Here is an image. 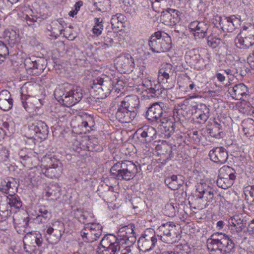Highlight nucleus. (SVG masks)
Masks as SVG:
<instances>
[{"label": "nucleus", "mask_w": 254, "mask_h": 254, "mask_svg": "<svg viewBox=\"0 0 254 254\" xmlns=\"http://www.w3.org/2000/svg\"><path fill=\"white\" fill-rule=\"evenodd\" d=\"M45 196L49 200H56L60 197V188L57 184H50L45 190Z\"/></svg>", "instance_id": "nucleus-33"}, {"label": "nucleus", "mask_w": 254, "mask_h": 254, "mask_svg": "<svg viewBox=\"0 0 254 254\" xmlns=\"http://www.w3.org/2000/svg\"><path fill=\"white\" fill-rule=\"evenodd\" d=\"M64 232V224L58 220L54 221L47 226L45 237L49 243L54 244L61 239Z\"/></svg>", "instance_id": "nucleus-7"}, {"label": "nucleus", "mask_w": 254, "mask_h": 254, "mask_svg": "<svg viewBox=\"0 0 254 254\" xmlns=\"http://www.w3.org/2000/svg\"><path fill=\"white\" fill-rule=\"evenodd\" d=\"M209 239L219 244L220 246H222L223 245H226L228 248L229 247V249H235L234 243L230 237L225 234L222 233H214Z\"/></svg>", "instance_id": "nucleus-26"}, {"label": "nucleus", "mask_w": 254, "mask_h": 254, "mask_svg": "<svg viewBox=\"0 0 254 254\" xmlns=\"http://www.w3.org/2000/svg\"><path fill=\"white\" fill-rule=\"evenodd\" d=\"M240 18L235 15L227 17H221L219 21V24L221 28L224 31L232 32L240 25Z\"/></svg>", "instance_id": "nucleus-17"}, {"label": "nucleus", "mask_w": 254, "mask_h": 254, "mask_svg": "<svg viewBox=\"0 0 254 254\" xmlns=\"http://www.w3.org/2000/svg\"><path fill=\"white\" fill-rule=\"evenodd\" d=\"M83 95V91L80 87L71 85H67L64 88H57L54 92L55 98L66 107H71L79 102Z\"/></svg>", "instance_id": "nucleus-2"}, {"label": "nucleus", "mask_w": 254, "mask_h": 254, "mask_svg": "<svg viewBox=\"0 0 254 254\" xmlns=\"http://www.w3.org/2000/svg\"><path fill=\"white\" fill-rule=\"evenodd\" d=\"M158 230L163 234V235H160V239L163 242L167 244H173L176 242V225L173 222H169L161 224Z\"/></svg>", "instance_id": "nucleus-12"}, {"label": "nucleus", "mask_w": 254, "mask_h": 254, "mask_svg": "<svg viewBox=\"0 0 254 254\" xmlns=\"http://www.w3.org/2000/svg\"><path fill=\"white\" fill-rule=\"evenodd\" d=\"M126 237L124 238H120V240H123L124 244L128 246H132L136 240L135 236V233L133 230V227L131 225H128L127 230Z\"/></svg>", "instance_id": "nucleus-40"}, {"label": "nucleus", "mask_w": 254, "mask_h": 254, "mask_svg": "<svg viewBox=\"0 0 254 254\" xmlns=\"http://www.w3.org/2000/svg\"><path fill=\"white\" fill-rule=\"evenodd\" d=\"M114 88L113 82L111 78L106 75L98 76L93 80L91 91L97 92L101 98L109 96Z\"/></svg>", "instance_id": "nucleus-4"}, {"label": "nucleus", "mask_w": 254, "mask_h": 254, "mask_svg": "<svg viewBox=\"0 0 254 254\" xmlns=\"http://www.w3.org/2000/svg\"><path fill=\"white\" fill-rule=\"evenodd\" d=\"M42 166L45 169L43 172L44 175L46 174H60L62 173L63 166L60 160L56 157L54 154H46L41 159Z\"/></svg>", "instance_id": "nucleus-6"}, {"label": "nucleus", "mask_w": 254, "mask_h": 254, "mask_svg": "<svg viewBox=\"0 0 254 254\" xmlns=\"http://www.w3.org/2000/svg\"><path fill=\"white\" fill-rule=\"evenodd\" d=\"M23 18L25 22V25H27L32 28L39 26L42 21L40 17H38L34 15H31L30 17L28 15H26L23 17Z\"/></svg>", "instance_id": "nucleus-49"}, {"label": "nucleus", "mask_w": 254, "mask_h": 254, "mask_svg": "<svg viewBox=\"0 0 254 254\" xmlns=\"http://www.w3.org/2000/svg\"><path fill=\"white\" fill-rule=\"evenodd\" d=\"M157 242V238L155 235L151 236L145 235L144 236L140 237L138 243L139 247L141 248L142 250L145 252L152 250Z\"/></svg>", "instance_id": "nucleus-23"}, {"label": "nucleus", "mask_w": 254, "mask_h": 254, "mask_svg": "<svg viewBox=\"0 0 254 254\" xmlns=\"http://www.w3.org/2000/svg\"><path fill=\"white\" fill-rule=\"evenodd\" d=\"M91 251H92V248L90 245L79 244V249L75 254H90Z\"/></svg>", "instance_id": "nucleus-56"}, {"label": "nucleus", "mask_w": 254, "mask_h": 254, "mask_svg": "<svg viewBox=\"0 0 254 254\" xmlns=\"http://www.w3.org/2000/svg\"><path fill=\"white\" fill-rule=\"evenodd\" d=\"M157 34L158 31L152 34L148 41L149 50L154 53H160V38L158 36Z\"/></svg>", "instance_id": "nucleus-36"}, {"label": "nucleus", "mask_w": 254, "mask_h": 254, "mask_svg": "<svg viewBox=\"0 0 254 254\" xmlns=\"http://www.w3.org/2000/svg\"><path fill=\"white\" fill-rule=\"evenodd\" d=\"M200 57V55L198 50L192 49L186 52L185 59L187 60V62L193 65Z\"/></svg>", "instance_id": "nucleus-46"}, {"label": "nucleus", "mask_w": 254, "mask_h": 254, "mask_svg": "<svg viewBox=\"0 0 254 254\" xmlns=\"http://www.w3.org/2000/svg\"><path fill=\"white\" fill-rule=\"evenodd\" d=\"M165 87V85L162 84L158 79V81L153 80L152 87L149 91H147V94L151 97L158 98L163 95L164 97L166 96V90L170 89Z\"/></svg>", "instance_id": "nucleus-24"}, {"label": "nucleus", "mask_w": 254, "mask_h": 254, "mask_svg": "<svg viewBox=\"0 0 254 254\" xmlns=\"http://www.w3.org/2000/svg\"><path fill=\"white\" fill-rule=\"evenodd\" d=\"M236 176H218L217 185L219 188L226 189L230 187L233 184Z\"/></svg>", "instance_id": "nucleus-35"}, {"label": "nucleus", "mask_w": 254, "mask_h": 254, "mask_svg": "<svg viewBox=\"0 0 254 254\" xmlns=\"http://www.w3.org/2000/svg\"><path fill=\"white\" fill-rule=\"evenodd\" d=\"M209 25L203 21H200L193 36L197 38H203L207 36Z\"/></svg>", "instance_id": "nucleus-41"}, {"label": "nucleus", "mask_w": 254, "mask_h": 254, "mask_svg": "<svg viewBox=\"0 0 254 254\" xmlns=\"http://www.w3.org/2000/svg\"><path fill=\"white\" fill-rule=\"evenodd\" d=\"M136 115L134 111H130L121 104L116 114L117 119L122 123L131 122Z\"/></svg>", "instance_id": "nucleus-19"}, {"label": "nucleus", "mask_w": 254, "mask_h": 254, "mask_svg": "<svg viewBox=\"0 0 254 254\" xmlns=\"http://www.w3.org/2000/svg\"><path fill=\"white\" fill-rule=\"evenodd\" d=\"M166 106L162 103H155L149 107L145 114V117L150 121H157L166 117L167 113L165 111Z\"/></svg>", "instance_id": "nucleus-14"}, {"label": "nucleus", "mask_w": 254, "mask_h": 254, "mask_svg": "<svg viewBox=\"0 0 254 254\" xmlns=\"http://www.w3.org/2000/svg\"><path fill=\"white\" fill-rule=\"evenodd\" d=\"M115 64L117 69L123 73L132 71L134 67L133 59L129 54H125L118 57Z\"/></svg>", "instance_id": "nucleus-13"}, {"label": "nucleus", "mask_w": 254, "mask_h": 254, "mask_svg": "<svg viewBox=\"0 0 254 254\" xmlns=\"http://www.w3.org/2000/svg\"><path fill=\"white\" fill-rule=\"evenodd\" d=\"M173 65L170 64H164L161 65L158 73V79L162 84H165V88H172L174 86L172 77L174 70Z\"/></svg>", "instance_id": "nucleus-10"}, {"label": "nucleus", "mask_w": 254, "mask_h": 254, "mask_svg": "<svg viewBox=\"0 0 254 254\" xmlns=\"http://www.w3.org/2000/svg\"><path fill=\"white\" fill-rule=\"evenodd\" d=\"M207 132L210 136L216 138H222L225 133L220 124L215 123L211 128H208L206 129Z\"/></svg>", "instance_id": "nucleus-39"}, {"label": "nucleus", "mask_w": 254, "mask_h": 254, "mask_svg": "<svg viewBox=\"0 0 254 254\" xmlns=\"http://www.w3.org/2000/svg\"><path fill=\"white\" fill-rule=\"evenodd\" d=\"M5 192L8 195L11 193H15L17 191V185L14 179L11 178V180L9 179L7 180V181H5Z\"/></svg>", "instance_id": "nucleus-51"}, {"label": "nucleus", "mask_w": 254, "mask_h": 254, "mask_svg": "<svg viewBox=\"0 0 254 254\" xmlns=\"http://www.w3.org/2000/svg\"><path fill=\"white\" fill-rule=\"evenodd\" d=\"M159 129L166 138H169L174 132L175 124L170 119L164 117L160 119Z\"/></svg>", "instance_id": "nucleus-20"}, {"label": "nucleus", "mask_w": 254, "mask_h": 254, "mask_svg": "<svg viewBox=\"0 0 254 254\" xmlns=\"http://www.w3.org/2000/svg\"><path fill=\"white\" fill-rule=\"evenodd\" d=\"M209 156L213 162L218 164H223L228 159V151L223 147H217L210 150Z\"/></svg>", "instance_id": "nucleus-18"}, {"label": "nucleus", "mask_w": 254, "mask_h": 254, "mask_svg": "<svg viewBox=\"0 0 254 254\" xmlns=\"http://www.w3.org/2000/svg\"><path fill=\"white\" fill-rule=\"evenodd\" d=\"M9 54V50L6 45L2 41H0V59H5Z\"/></svg>", "instance_id": "nucleus-57"}, {"label": "nucleus", "mask_w": 254, "mask_h": 254, "mask_svg": "<svg viewBox=\"0 0 254 254\" xmlns=\"http://www.w3.org/2000/svg\"><path fill=\"white\" fill-rule=\"evenodd\" d=\"M135 133L137 138L143 143H150L156 138V131L151 126H146L139 128Z\"/></svg>", "instance_id": "nucleus-16"}, {"label": "nucleus", "mask_w": 254, "mask_h": 254, "mask_svg": "<svg viewBox=\"0 0 254 254\" xmlns=\"http://www.w3.org/2000/svg\"><path fill=\"white\" fill-rule=\"evenodd\" d=\"M124 244L123 240L115 235H106L100 242V245L103 248L102 254H117L121 249V246Z\"/></svg>", "instance_id": "nucleus-5"}, {"label": "nucleus", "mask_w": 254, "mask_h": 254, "mask_svg": "<svg viewBox=\"0 0 254 254\" xmlns=\"http://www.w3.org/2000/svg\"><path fill=\"white\" fill-rule=\"evenodd\" d=\"M32 101L33 102V109H38L44 104V101L41 99H38L35 97H33Z\"/></svg>", "instance_id": "nucleus-63"}, {"label": "nucleus", "mask_w": 254, "mask_h": 254, "mask_svg": "<svg viewBox=\"0 0 254 254\" xmlns=\"http://www.w3.org/2000/svg\"><path fill=\"white\" fill-rule=\"evenodd\" d=\"M243 131L247 136H254V120L248 118L242 122Z\"/></svg>", "instance_id": "nucleus-38"}, {"label": "nucleus", "mask_w": 254, "mask_h": 254, "mask_svg": "<svg viewBox=\"0 0 254 254\" xmlns=\"http://www.w3.org/2000/svg\"><path fill=\"white\" fill-rule=\"evenodd\" d=\"M132 0H124L123 4L122 5V9L127 13H131L132 12Z\"/></svg>", "instance_id": "nucleus-60"}, {"label": "nucleus", "mask_w": 254, "mask_h": 254, "mask_svg": "<svg viewBox=\"0 0 254 254\" xmlns=\"http://www.w3.org/2000/svg\"><path fill=\"white\" fill-rule=\"evenodd\" d=\"M111 175H125L123 170V162H117L110 169Z\"/></svg>", "instance_id": "nucleus-55"}, {"label": "nucleus", "mask_w": 254, "mask_h": 254, "mask_svg": "<svg viewBox=\"0 0 254 254\" xmlns=\"http://www.w3.org/2000/svg\"><path fill=\"white\" fill-rule=\"evenodd\" d=\"M228 225L231 227V231L239 233L242 232L245 228L246 223L244 219H241L239 215H236L229 219Z\"/></svg>", "instance_id": "nucleus-27"}, {"label": "nucleus", "mask_w": 254, "mask_h": 254, "mask_svg": "<svg viewBox=\"0 0 254 254\" xmlns=\"http://www.w3.org/2000/svg\"><path fill=\"white\" fill-rule=\"evenodd\" d=\"M76 216L80 223L85 224L91 223V221L93 218V213L87 211L78 210Z\"/></svg>", "instance_id": "nucleus-44"}, {"label": "nucleus", "mask_w": 254, "mask_h": 254, "mask_svg": "<svg viewBox=\"0 0 254 254\" xmlns=\"http://www.w3.org/2000/svg\"><path fill=\"white\" fill-rule=\"evenodd\" d=\"M235 170L228 166H224L219 170V175H234Z\"/></svg>", "instance_id": "nucleus-61"}, {"label": "nucleus", "mask_w": 254, "mask_h": 254, "mask_svg": "<svg viewBox=\"0 0 254 254\" xmlns=\"http://www.w3.org/2000/svg\"><path fill=\"white\" fill-rule=\"evenodd\" d=\"M38 212L36 220L38 223H45L49 221L52 217L51 212L49 210L47 206L45 205L39 206Z\"/></svg>", "instance_id": "nucleus-34"}, {"label": "nucleus", "mask_w": 254, "mask_h": 254, "mask_svg": "<svg viewBox=\"0 0 254 254\" xmlns=\"http://www.w3.org/2000/svg\"><path fill=\"white\" fill-rule=\"evenodd\" d=\"M178 209L177 204L174 203L167 204L164 208V214L169 217H174L176 215Z\"/></svg>", "instance_id": "nucleus-53"}, {"label": "nucleus", "mask_w": 254, "mask_h": 254, "mask_svg": "<svg viewBox=\"0 0 254 254\" xmlns=\"http://www.w3.org/2000/svg\"><path fill=\"white\" fill-rule=\"evenodd\" d=\"M168 12L171 15L172 21H166V25L174 26L180 21V15L181 13L175 9L168 8Z\"/></svg>", "instance_id": "nucleus-45"}, {"label": "nucleus", "mask_w": 254, "mask_h": 254, "mask_svg": "<svg viewBox=\"0 0 254 254\" xmlns=\"http://www.w3.org/2000/svg\"><path fill=\"white\" fill-rule=\"evenodd\" d=\"M13 106V100L11 94L6 90L0 92V109L3 111H8Z\"/></svg>", "instance_id": "nucleus-28"}, {"label": "nucleus", "mask_w": 254, "mask_h": 254, "mask_svg": "<svg viewBox=\"0 0 254 254\" xmlns=\"http://www.w3.org/2000/svg\"><path fill=\"white\" fill-rule=\"evenodd\" d=\"M29 138L37 137L45 139L48 136L49 128L46 123L42 121H36L28 126Z\"/></svg>", "instance_id": "nucleus-11"}, {"label": "nucleus", "mask_w": 254, "mask_h": 254, "mask_svg": "<svg viewBox=\"0 0 254 254\" xmlns=\"http://www.w3.org/2000/svg\"><path fill=\"white\" fill-rule=\"evenodd\" d=\"M153 81H151L150 79L147 78L144 79L142 82V86L146 88L144 89V91H145L147 93V91H149V90H150Z\"/></svg>", "instance_id": "nucleus-64"}, {"label": "nucleus", "mask_w": 254, "mask_h": 254, "mask_svg": "<svg viewBox=\"0 0 254 254\" xmlns=\"http://www.w3.org/2000/svg\"><path fill=\"white\" fill-rule=\"evenodd\" d=\"M24 64L28 74L36 76L43 72L46 64L44 59L34 57L26 58Z\"/></svg>", "instance_id": "nucleus-9"}, {"label": "nucleus", "mask_w": 254, "mask_h": 254, "mask_svg": "<svg viewBox=\"0 0 254 254\" xmlns=\"http://www.w3.org/2000/svg\"><path fill=\"white\" fill-rule=\"evenodd\" d=\"M168 12V8L163 10L160 16V21L165 25H166L165 21H172L171 15Z\"/></svg>", "instance_id": "nucleus-62"}, {"label": "nucleus", "mask_w": 254, "mask_h": 254, "mask_svg": "<svg viewBox=\"0 0 254 254\" xmlns=\"http://www.w3.org/2000/svg\"><path fill=\"white\" fill-rule=\"evenodd\" d=\"M206 39L208 46L212 49L217 48L222 42L220 38L213 35L212 34L207 36Z\"/></svg>", "instance_id": "nucleus-52"}, {"label": "nucleus", "mask_w": 254, "mask_h": 254, "mask_svg": "<svg viewBox=\"0 0 254 254\" xmlns=\"http://www.w3.org/2000/svg\"><path fill=\"white\" fill-rule=\"evenodd\" d=\"M102 226L99 223H87L80 231L83 240L87 243L96 241L102 235Z\"/></svg>", "instance_id": "nucleus-8"}, {"label": "nucleus", "mask_w": 254, "mask_h": 254, "mask_svg": "<svg viewBox=\"0 0 254 254\" xmlns=\"http://www.w3.org/2000/svg\"><path fill=\"white\" fill-rule=\"evenodd\" d=\"M166 185L172 190H176L180 188L181 182H179L177 176H169L164 180Z\"/></svg>", "instance_id": "nucleus-48"}, {"label": "nucleus", "mask_w": 254, "mask_h": 254, "mask_svg": "<svg viewBox=\"0 0 254 254\" xmlns=\"http://www.w3.org/2000/svg\"><path fill=\"white\" fill-rule=\"evenodd\" d=\"M236 47L248 49L254 45V25L244 26L235 39Z\"/></svg>", "instance_id": "nucleus-3"}, {"label": "nucleus", "mask_w": 254, "mask_h": 254, "mask_svg": "<svg viewBox=\"0 0 254 254\" xmlns=\"http://www.w3.org/2000/svg\"><path fill=\"white\" fill-rule=\"evenodd\" d=\"M208 63V61L207 60L201 58L200 56L193 65L197 70H202L205 68Z\"/></svg>", "instance_id": "nucleus-58"}, {"label": "nucleus", "mask_w": 254, "mask_h": 254, "mask_svg": "<svg viewBox=\"0 0 254 254\" xmlns=\"http://www.w3.org/2000/svg\"><path fill=\"white\" fill-rule=\"evenodd\" d=\"M7 204L11 209H19L22 206V202L20 198L15 193L7 196Z\"/></svg>", "instance_id": "nucleus-42"}, {"label": "nucleus", "mask_w": 254, "mask_h": 254, "mask_svg": "<svg viewBox=\"0 0 254 254\" xmlns=\"http://www.w3.org/2000/svg\"><path fill=\"white\" fill-rule=\"evenodd\" d=\"M151 154L148 156H145L140 160V163L136 162L133 163L131 161H125L123 162V170H124L125 175L126 173L136 174L139 173L141 170V164L145 165L149 163L151 159L150 158Z\"/></svg>", "instance_id": "nucleus-15"}, {"label": "nucleus", "mask_w": 254, "mask_h": 254, "mask_svg": "<svg viewBox=\"0 0 254 254\" xmlns=\"http://www.w3.org/2000/svg\"><path fill=\"white\" fill-rule=\"evenodd\" d=\"M158 36L160 38V53L169 51L172 47L171 37L166 32L158 31Z\"/></svg>", "instance_id": "nucleus-30"}, {"label": "nucleus", "mask_w": 254, "mask_h": 254, "mask_svg": "<svg viewBox=\"0 0 254 254\" xmlns=\"http://www.w3.org/2000/svg\"><path fill=\"white\" fill-rule=\"evenodd\" d=\"M24 87H22V90L24 89ZM33 96L25 94L23 93V91L21 92L20 100L24 108L27 112H31V110L33 109V102L32 99Z\"/></svg>", "instance_id": "nucleus-43"}, {"label": "nucleus", "mask_w": 254, "mask_h": 254, "mask_svg": "<svg viewBox=\"0 0 254 254\" xmlns=\"http://www.w3.org/2000/svg\"><path fill=\"white\" fill-rule=\"evenodd\" d=\"M231 96L236 100H242L244 96H246L248 93L247 86L244 83H240L230 87L228 90Z\"/></svg>", "instance_id": "nucleus-25"}, {"label": "nucleus", "mask_w": 254, "mask_h": 254, "mask_svg": "<svg viewBox=\"0 0 254 254\" xmlns=\"http://www.w3.org/2000/svg\"><path fill=\"white\" fill-rule=\"evenodd\" d=\"M139 102V99L136 96H128L124 98L121 104L130 111H134L137 115Z\"/></svg>", "instance_id": "nucleus-29"}, {"label": "nucleus", "mask_w": 254, "mask_h": 254, "mask_svg": "<svg viewBox=\"0 0 254 254\" xmlns=\"http://www.w3.org/2000/svg\"><path fill=\"white\" fill-rule=\"evenodd\" d=\"M195 111L192 115L198 120L200 124L204 123L209 117V109L204 104L200 103L192 106Z\"/></svg>", "instance_id": "nucleus-21"}, {"label": "nucleus", "mask_w": 254, "mask_h": 254, "mask_svg": "<svg viewBox=\"0 0 254 254\" xmlns=\"http://www.w3.org/2000/svg\"><path fill=\"white\" fill-rule=\"evenodd\" d=\"M189 204L191 207L198 210L203 209L209 205L208 201L204 199L200 194L197 192L189 201Z\"/></svg>", "instance_id": "nucleus-31"}, {"label": "nucleus", "mask_w": 254, "mask_h": 254, "mask_svg": "<svg viewBox=\"0 0 254 254\" xmlns=\"http://www.w3.org/2000/svg\"><path fill=\"white\" fill-rule=\"evenodd\" d=\"M77 121L79 123L77 125L78 127H89L91 130L94 129L95 123L92 116L86 114L83 119L79 118Z\"/></svg>", "instance_id": "nucleus-37"}, {"label": "nucleus", "mask_w": 254, "mask_h": 254, "mask_svg": "<svg viewBox=\"0 0 254 254\" xmlns=\"http://www.w3.org/2000/svg\"><path fill=\"white\" fill-rule=\"evenodd\" d=\"M207 248L210 254H227L234 251V249H229L226 245H219V244L208 239L207 241Z\"/></svg>", "instance_id": "nucleus-22"}, {"label": "nucleus", "mask_w": 254, "mask_h": 254, "mask_svg": "<svg viewBox=\"0 0 254 254\" xmlns=\"http://www.w3.org/2000/svg\"><path fill=\"white\" fill-rule=\"evenodd\" d=\"M125 20V16L121 13H117L113 15L111 19V23L113 27L115 28H119L120 26L123 24Z\"/></svg>", "instance_id": "nucleus-54"}, {"label": "nucleus", "mask_w": 254, "mask_h": 254, "mask_svg": "<svg viewBox=\"0 0 254 254\" xmlns=\"http://www.w3.org/2000/svg\"><path fill=\"white\" fill-rule=\"evenodd\" d=\"M114 33L111 31H108L106 35L104 37V44L107 47H111L114 43V40L112 38L113 35Z\"/></svg>", "instance_id": "nucleus-59"}, {"label": "nucleus", "mask_w": 254, "mask_h": 254, "mask_svg": "<svg viewBox=\"0 0 254 254\" xmlns=\"http://www.w3.org/2000/svg\"><path fill=\"white\" fill-rule=\"evenodd\" d=\"M160 148V154L164 156L165 160H169L174 157L173 147L171 145L164 144L162 145Z\"/></svg>", "instance_id": "nucleus-47"}, {"label": "nucleus", "mask_w": 254, "mask_h": 254, "mask_svg": "<svg viewBox=\"0 0 254 254\" xmlns=\"http://www.w3.org/2000/svg\"><path fill=\"white\" fill-rule=\"evenodd\" d=\"M1 37L7 41L11 47L14 46L18 43V34L12 29H7L3 30Z\"/></svg>", "instance_id": "nucleus-32"}, {"label": "nucleus", "mask_w": 254, "mask_h": 254, "mask_svg": "<svg viewBox=\"0 0 254 254\" xmlns=\"http://www.w3.org/2000/svg\"><path fill=\"white\" fill-rule=\"evenodd\" d=\"M197 193H199L204 199L208 202L212 200L213 198V192L204 189L203 184L201 183L196 188Z\"/></svg>", "instance_id": "nucleus-50"}, {"label": "nucleus", "mask_w": 254, "mask_h": 254, "mask_svg": "<svg viewBox=\"0 0 254 254\" xmlns=\"http://www.w3.org/2000/svg\"><path fill=\"white\" fill-rule=\"evenodd\" d=\"M23 222H18L17 220L13 218V224L14 227L19 234L22 233V231L26 233L23 238L24 250L25 252L29 254H37L38 250L36 246H40L42 243V238L41 234L37 231L29 232L26 230V227L28 226V217L21 220Z\"/></svg>", "instance_id": "nucleus-1"}]
</instances>
